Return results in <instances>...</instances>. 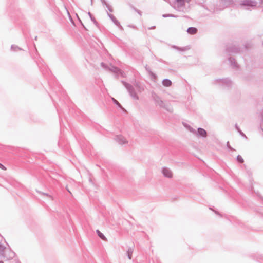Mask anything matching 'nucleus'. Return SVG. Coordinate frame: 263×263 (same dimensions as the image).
Instances as JSON below:
<instances>
[{"instance_id":"5","label":"nucleus","mask_w":263,"mask_h":263,"mask_svg":"<svg viewBox=\"0 0 263 263\" xmlns=\"http://www.w3.org/2000/svg\"><path fill=\"white\" fill-rule=\"evenodd\" d=\"M163 84L164 86L168 87L171 86L172 82L169 80H165L163 81Z\"/></svg>"},{"instance_id":"10","label":"nucleus","mask_w":263,"mask_h":263,"mask_svg":"<svg viewBox=\"0 0 263 263\" xmlns=\"http://www.w3.org/2000/svg\"><path fill=\"white\" fill-rule=\"evenodd\" d=\"M0 263H4V262H0Z\"/></svg>"},{"instance_id":"7","label":"nucleus","mask_w":263,"mask_h":263,"mask_svg":"<svg viewBox=\"0 0 263 263\" xmlns=\"http://www.w3.org/2000/svg\"><path fill=\"white\" fill-rule=\"evenodd\" d=\"M237 160L240 163H243V159L242 158V157L240 156H237Z\"/></svg>"},{"instance_id":"1","label":"nucleus","mask_w":263,"mask_h":263,"mask_svg":"<svg viewBox=\"0 0 263 263\" xmlns=\"http://www.w3.org/2000/svg\"><path fill=\"white\" fill-rule=\"evenodd\" d=\"M162 173L164 176L168 178H172L173 174L170 170L167 168H164L162 170Z\"/></svg>"},{"instance_id":"2","label":"nucleus","mask_w":263,"mask_h":263,"mask_svg":"<svg viewBox=\"0 0 263 263\" xmlns=\"http://www.w3.org/2000/svg\"><path fill=\"white\" fill-rule=\"evenodd\" d=\"M198 132L199 134L202 137H205L206 135V131L202 128H199Z\"/></svg>"},{"instance_id":"8","label":"nucleus","mask_w":263,"mask_h":263,"mask_svg":"<svg viewBox=\"0 0 263 263\" xmlns=\"http://www.w3.org/2000/svg\"><path fill=\"white\" fill-rule=\"evenodd\" d=\"M0 168L5 171H6L7 170L6 167L1 163H0Z\"/></svg>"},{"instance_id":"4","label":"nucleus","mask_w":263,"mask_h":263,"mask_svg":"<svg viewBox=\"0 0 263 263\" xmlns=\"http://www.w3.org/2000/svg\"><path fill=\"white\" fill-rule=\"evenodd\" d=\"M97 233L98 236L101 239H102L103 240H106V238L105 237V236L99 230H97Z\"/></svg>"},{"instance_id":"9","label":"nucleus","mask_w":263,"mask_h":263,"mask_svg":"<svg viewBox=\"0 0 263 263\" xmlns=\"http://www.w3.org/2000/svg\"><path fill=\"white\" fill-rule=\"evenodd\" d=\"M127 253H128V256L129 259H130L132 258V253L130 252L129 251H128Z\"/></svg>"},{"instance_id":"3","label":"nucleus","mask_w":263,"mask_h":263,"mask_svg":"<svg viewBox=\"0 0 263 263\" xmlns=\"http://www.w3.org/2000/svg\"><path fill=\"white\" fill-rule=\"evenodd\" d=\"M187 32L191 34H195L197 32V29L194 27L189 28Z\"/></svg>"},{"instance_id":"6","label":"nucleus","mask_w":263,"mask_h":263,"mask_svg":"<svg viewBox=\"0 0 263 263\" xmlns=\"http://www.w3.org/2000/svg\"><path fill=\"white\" fill-rule=\"evenodd\" d=\"M112 101H114V102L116 104H117V105L118 106H119L120 107H121V108L122 107V106H121V104H120V103H119L117 100H116L115 99H114V98H112Z\"/></svg>"}]
</instances>
